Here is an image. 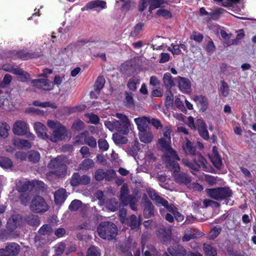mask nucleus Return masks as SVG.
Segmentation results:
<instances>
[{
  "label": "nucleus",
  "instance_id": "bb28decb",
  "mask_svg": "<svg viewBox=\"0 0 256 256\" xmlns=\"http://www.w3.org/2000/svg\"><path fill=\"white\" fill-rule=\"evenodd\" d=\"M148 117L142 116L134 118V122L138 126L139 132L146 130Z\"/></svg>",
  "mask_w": 256,
  "mask_h": 256
},
{
  "label": "nucleus",
  "instance_id": "de8ad7c7",
  "mask_svg": "<svg viewBox=\"0 0 256 256\" xmlns=\"http://www.w3.org/2000/svg\"><path fill=\"white\" fill-rule=\"evenodd\" d=\"M112 139L116 144H125L128 141L126 137L122 136L117 133L113 134Z\"/></svg>",
  "mask_w": 256,
  "mask_h": 256
},
{
  "label": "nucleus",
  "instance_id": "6e6d98bb",
  "mask_svg": "<svg viewBox=\"0 0 256 256\" xmlns=\"http://www.w3.org/2000/svg\"><path fill=\"white\" fill-rule=\"evenodd\" d=\"M86 256H100L99 250L94 246H91L86 252Z\"/></svg>",
  "mask_w": 256,
  "mask_h": 256
},
{
  "label": "nucleus",
  "instance_id": "ddd939ff",
  "mask_svg": "<svg viewBox=\"0 0 256 256\" xmlns=\"http://www.w3.org/2000/svg\"><path fill=\"white\" fill-rule=\"evenodd\" d=\"M140 206L143 210L144 216L146 218L154 216L156 210L151 201L146 200L143 203H141Z\"/></svg>",
  "mask_w": 256,
  "mask_h": 256
},
{
  "label": "nucleus",
  "instance_id": "9d476101",
  "mask_svg": "<svg viewBox=\"0 0 256 256\" xmlns=\"http://www.w3.org/2000/svg\"><path fill=\"white\" fill-rule=\"evenodd\" d=\"M90 182V178L87 175L80 176L78 172L74 173L70 179V184L72 186H76L78 185H86Z\"/></svg>",
  "mask_w": 256,
  "mask_h": 256
},
{
  "label": "nucleus",
  "instance_id": "473e14b6",
  "mask_svg": "<svg viewBox=\"0 0 256 256\" xmlns=\"http://www.w3.org/2000/svg\"><path fill=\"white\" fill-rule=\"evenodd\" d=\"M38 234L40 235L50 236L54 232V229L51 224H44L38 230Z\"/></svg>",
  "mask_w": 256,
  "mask_h": 256
},
{
  "label": "nucleus",
  "instance_id": "f3484780",
  "mask_svg": "<svg viewBox=\"0 0 256 256\" xmlns=\"http://www.w3.org/2000/svg\"><path fill=\"white\" fill-rule=\"evenodd\" d=\"M67 196V192L64 188H61L56 190L54 194L56 204H62L66 200Z\"/></svg>",
  "mask_w": 256,
  "mask_h": 256
},
{
  "label": "nucleus",
  "instance_id": "052dcab7",
  "mask_svg": "<svg viewBox=\"0 0 256 256\" xmlns=\"http://www.w3.org/2000/svg\"><path fill=\"white\" fill-rule=\"evenodd\" d=\"M100 149L102 151H106L108 149L109 145L107 141L103 138H100L98 142Z\"/></svg>",
  "mask_w": 256,
  "mask_h": 256
},
{
  "label": "nucleus",
  "instance_id": "39448f33",
  "mask_svg": "<svg viewBox=\"0 0 256 256\" xmlns=\"http://www.w3.org/2000/svg\"><path fill=\"white\" fill-rule=\"evenodd\" d=\"M47 125L53 130L52 136H50L49 140L58 142L64 139L67 136V129L57 120H48Z\"/></svg>",
  "mask_w": 256,
  "mask_h": 256
},
{
  "label": "nucleus",
  "instance_id": "9b49d317",
  "mask_svg": "<svg viewBox=\"0 0 256 256\" xmlns=\"http://www.w3.org/2000/svg\"><path fill=\"white\" fill-rule=\"evenodd\" d=\"M28 130L26 123L20 120L16 121L12 128V132L18 136L26 135Z\"/></svg>",
  "mask_w": 256,
  "mask_h": 256
},
{
  "label": "nucleus",
  "instance_id": "6e6552de",
  "mask_svg": "<svg viewBox=\"0 0 256 256\" xmlns=\"http://www.w3.org/2000/svg\"><path fill=\"white\" fill-rule=\"evenodd\" d=\"M24 221L19 214H12L8 220L6 228L10 232H14L18 228L22 226Z\"/></svg>",
  "mask_w": 256,
  "mask_h": 256
},
{
  "label": "nucleus",
  "instance_id": "37998d69",
  "mask_svg": "<svg viewBox=\"0 0 256 256\" xmlns=\"http://www.w3.org/2000/svg\"><path fill=\"white\" fill-rule=\"evenodd\" d=\"M94 161L90 158L84 159L80 164V168L82 170H88L94 166Z\"/></svg>",
  "mask_w": 256,
  "mask_h": 256
},
{
  "label": "nucleus",
  "instance_id": "864d4df0",
  "mask_svg": "<svg viewBox=\"0 0 256 256\" xmlns=\"http://www.w3.org/2000/svg\"><path fill=\"white\" fill-rule=\"evenodd\" d=\"M204 207L206 208L208 206H214L216 208H220V204L216 201L212 200L205 199L203 201Z\"/></svg>",
  "mask_w": 256,
  "mask_h": 256
},
{
  "label": "nucleus",
  "instance_id": "bf43d9fd",
  "mask_svg": "<svg viewBox=\"0 0 256 256\" xmlns=\"http://www.w3.org/2000/svg\"><path fill=\"white\" fill-rule=\"evenodd\" d=\"M146 1L150 6V9L158 8L163 4L162 0H146Z\"/></svg>",
  "mask_w": 256,
  "mask_h": 256
},
{
  "label": "nucleus",
  "instance_id": "f8f14e48",
  "mask_svg": "<svg viewBox=\"0 0 256 256\" xmlns=\"http://www.w3.org/2000/svg\"><path fill=\"white\" fill-rule=\"evenodd\" d=\"M32 86L44 90H50L52 89V82L47 79L38 78L31 81Z\"/></svg>",
  "mask_w": 256,
  "mask_h": 256
},
{
  "label": "nucleus",
  "instance_id": "e2e57ef3",
  "mask_svg": "<svg viewBox=\"0 0 256 256\" xmlns=\"http://www.w3.org/2000/svg\"><path fill=\"white\" fill-rule=\"evenodd\" d=\"M18 56L21 58H34L40 56V54H36L25 53L24 52H20L18 53Z\"/></svg>",
  "mask_w": 256,
  "mask_h": 256
},
{
  "label": "nucleus",
  "instance_id": "ea45409f",
  "mask_svg": "<svg viewBox=\"0 0 256 256\" xmlns=\"http://www.w3.org/2000/svg\"><path fill=\"white\" fill-rule=\"evenodd\" d=\"M28 158L30 162L36 163L40 160V154L37 151L31 150L28 152Z\"/></svg>",
  "mask_w": 256,
  "mask_h": 256
},
{
  "label": "nucleus",
  "instance_id": "c756f323",
  "mask_svg": "<svg viewBox=\"0 0 256 256\" xmlns=\"http://www.w3.org/2000/svg\"><path fill=\"white\" fill-rule=\"evenodd\" d=\"M24 220L31 226H37L40 224L39 218L36 214H30L27 215Z\"/></svg>",
  "mask_w": 256,
  "mask_h": 256
},
{
  "label": "nucleus",
  "instance_id": "412c9836",
  "mask_svg": "<svg viewBox=\"0 0 256 256\" xmlns=\"http://www.w3.org/2000/svg\"><path fill=\"white\" fill-rule=\"evenodd\" d=\"M4 250V252L10 256H16L20 252V246L16 242L8 244Z\"/></svg>",
  "mask_w": 256,
  "mask_h": 256
},
{
  "label": "nucleus",
  "instance_id": "1a4fd4ad",
  "mask_svg": "<svg viewBox=\"0 0 256 256\" xmlns=\"http://www.w3.org/2000/svg\"><path fill=\"white\" fill-rule=\"evenodd\" d=\"M140 198V194L138 190H134L133 193L128 195V198L122 201L121 204L126 206L129 204L130 208L134 210H136L138 209L137 202Z\"/></svg>",
  "mask_w": 256,
  "mask_h": 256
},
{
  "label": "nucleus",
  "instance_id": "f03ea898",
  "mask_svg": "<svg viewBox=\"0 0 256 256\" xmlns=\"http://www.w3.org/2000/svg\"><path fill=\"white\" fill-rule=\"evenodd\" d=\"M98 236L102 239L110 240L118 234L117 226L111 222H102L97 227Z\"/></svg>",
  "mask_w": 256,
  "mask_h": 256
},
{
  "label": "nucleus",
  "instance_id": "e433bc0d",
  "mask_svg": "<svg viewBox=\"0 0 256 256\" xmlns=\"http://www.w3.org/2000/svg\"><path fill=\"white\" fill-rule=\"evenodd\" d=\"M140 80L138 78L133 76L129 79L127 84V86L132 91H136L137 88L136 84H140Z\"/></svg>",
  "mask_w": 256,
  "mask_h": 256
},
{
  "label": "nucleus",
  "instance_id": "5701e85b",
  "mask_svg": "<svg viewBox=\"0 0 256 256\" xmlns=\"http://www.w3.org/2000/svg\"><path fill=\"white\" fill-rule=\"evenodd\" d=\"M106 6V2L103 0H96L88 2L85 7L82 8V10H92L96 8H100L102 9L104 8Z\"/></svg>",
  "mask_w": 256,
  "mask_h": 256
},
{
  "label": "nucleus",
  "instance_id": "49530a36",
  "mask_svg": "<svg viewBox=\"0 0 256 256\" xmlns=\"http://www.w3.org/2000/svg\"><path fill=\"white\" fill-rule=\"evenodd\" d=\"M12 166V160L8 158L0 156V166L4 168H10Z\"/></svg>",
  "mask_w": 256,
  "mask_h": 256
},
{
  "label": "nucleus",
  "instance_id": "4be33fe9",
  "mask_svg": "<svg viewBox=\"0 0 256 256\" xmlns=\"http://www.w3.org/2000/svg\"><path fill=\"white\" fill-rule=\"evenodd\" d=\"M154 202L158 206H163L168 212H174V206L172 204H169L166 200L160 196Z\"/></svg>",
  "mask_w": 256,
  "mask_h": 256
},
{
  "label": "nucleus",
  "instance_id": "2f4dec72",
  "mask_svg": "<svg viewBox=\"0 0 256 256\" xmlns=\"http://www.w3.org/2000/svg\"><path fill=\"white\" fill-rule=\"evenodd\" d=\"M182 163L187 167L189 168L191 170V172L194 174L193 172H197L199 171L200 168V164L195 162H191L186 159L182 160Z\"/></svg>",
  "mask_w": 256,
  "mask_h": 256
},
{
  "label": "nucleus",
  "instance_id": "4d7b16f0",
  "mask_svg": "<svg viewBox=\"0 0 256 256\" xmlns=\"http://www.w3.org/2000/svg\"><path fill=\"white\" fill-rule=\"evenodd\" d=\"M212 162L215 167L218 168H220L222 162L220 154L212 156Z\"/></svg>",
  "mask_w": 256,
  "mask_h": 256
},
{
  "label": "nucleus",
  "instance_id": "2eb2a0df",
  "mask_svg": "<svg viewBox=\"0 0 256 256\" xmlns=\"http://www.w3.org/2000/svg\"><path fill=\"white\" fill-rule=\"evenodd\" d=\"M178 172H174V176L175 181L180 184L188 186L191 182V178L187 174L184 172L178 173Z\"/></svg>",
  "mask_w": 256,
  "mask_h": 256
},
{
  "label": "nucleus",
  "instance_id": "8fccbe9b",
  "mask_svg": "<svg viewBox=\"0 0 256 256\" xmlns=\"http://www.w3.org/2000/svg\"><path fill=\"white\" fill-rule=\"evenodd\" d=\"M194 155H195V157L193 159V162L197 163L199 162L202 166L206 168L207 161L204 157L200 153H196Z\"/></svg>",
  "mask_w": 256,
  "mask_h": 256
},
{
  "label": "nucleus",
  "instance_id": "0eeeda50",
  "mask_svg": "<svg viewBox=\"0 0 256 256\" xmlns=\"http://www.w3.org/2000/svg\"><path fill=\"white\" fill-rule=\"evenodd\" d=\"M30 208L32 212L40 213L48 210V206L42 196H37L32 200Z\"/></svg>",
  "mask_w": 256,
  "mask_h": 256
},
{
  "label": "nucleus",
  "instance_id": "c9c22d12",
  "mask_svg": "<svg viewBox=\"0 0 256 256\" xmlns=\"http://www.w3.org/2000/svg\"><path fill=\"white\" fill-rule=\"evenodd\" d=\"M163 82L167 90H170L174 86V82L170 73H166L163 78Z\"/></svg>",
  "mask_w": 256,
  "mask_h": 256
},
{
  "label": "nucleus",
  "instance_id": "dca6fc26",
  "mask_svg": "<svg viewBox=\"0 0 256 256\" xmlns=\"http://www.w3.org/2000/svg\"><path fill=\"white\" fill-rule=\"evenodd\" d=\"M192 99L200 107V110L202 112H204L207 110L208 106V101L206 96L202 95L194 96Z\"/></svg>",
  "mask_w": 256,
  "mask_h": 256
},
{
  "label": "nucleus",
  "instance_id": "b1692460",
  "mask_svg": "<svg viewBox=\"0 0 256 256\" xmlns=\"http://www.w3.org/2000/svg\"><path fill=\"white\" fill-rule=\"evenodd\" d=\"M157 235L164 242L168 241L170 239L171 230L166 229L164 227L159 228L157 232Z\"/></svg>",
  "mask_w": 256,
  "mask_h": 256
},
{
  "label": "nucleus",
  "instance_id": "774afa93",
  "mask_svg": "<svg viewBox=\"0 0 256 256\" xmlns=\"http://www.w3.org/2000/svg\"><path fill=\"white\" fill-rule=\"evenodd\" d=\"M144 24L142 22H139L136 24L134 28V30L131 32V36H136L138 33L142 30Z\"/></svg>",
  "mask_w": 256,
  "mask_h": 256
},
{
  "label": "nucleus",
  "instance_id": "393cba45",
  "mask_svg": "<svg viewBox=\"0 0 256 256\" xmlns=\"http://www.w3.org/2000/svg\"><path fill=\"white\" fill-rule=\"evenodd\" d=\"M140 140L144 143L151 142L154 138L152 134L149 130H144L139 132L138 134Z\"/></svg>",
  "mask_w": 256,
  "mask_h": 256
},
{
  "label": "nucleus",
  "instance_id": "3c124183",
  "mask_svg": "<svg viewBox=\"0 0 256 256\" xmlns=\"http://www.w3.org/2000/svg\"><path fill=\"white\" fill-rule=\"evenodd\" d=\"M184 149L187 154L192 155H194L196 154V148L192 146V143L189 140H186V144L185 146L184 147Z\"/></svg>",
  "mask_w": 256,
  "mask_h": 256
},
{
  "label": "nucleus",
  "instance_id": "7ed1b4c3",
  "mask_svg": "<svg viewBox=\"0 0 256 256\" xmlns=\"http://www.w3.org/2000/svg\"><path fill=\"white\" fill-rule=\"evenodd\" d=\"M206 192L208 197L216 200H224L226 204L233 194L228 187L206 188Z\"/></svg>",
  "mask_w": 256,
  "mask_h": 256
},
{
  "label": "nucleus",
  "instance_id": "a211bd4d",
  "mask_svg": "<svg viewBox=\"0 0 256 256\" xmlns=\"http://www.w3.org/2000/svg\"><path fill=\"white\" fill-rule=\"evenodd\" d=\"M34 186V182L20 180L17 184V189L20 192L31 191Z\"/></svg>",
  "mask_w": 256,
  "mask_h": 256
},
{
  "label": "nucleus",
  "instance_id": "5fc2aeb1",
  "mask_svg": "<svg viewBox=\"0 0 256 256\" xmlns=\"http://www.w3.org/2000/svg\"><path fill=\"white\" fill-rule=\"evenodd\" d=\"M166 99L165 104L166 106H171L174 101V96L170 90H168L166 92Z\"/></svg>",
  "mask_w": 256,
  "mask_h": 256
},
{
  "label": "nucleus",
  "instance_id": "4468645a",
  "mask_svg": "<svg viewBox=\"0 0 256 256\" xmlns=\"http://www.w3.org/2000/svg\"><path fill=\"white\" fill-rule=\"evenodd\" d=\"M168 252L172 256H186V250L183 246L174 244L168 248Z\"/></svg>",
  "mask_w": 256,
  "mask_h": 256
},
{
  "label": "nucleus",
  "instance_id": "a19ab883",
  "mask_svg": "<svg viewBox=\"0 0 256 256\" xmlns=\"http://www.w3.org/2000/svg\"><path fill=\"white\" fill-rule=\"evenodd\" d=\"M105 84V79L104 76H100L98 78L94 85V89L96 92H99L103 88Z\"/></svg>",
  "mask_w": 256,
  "mask_h": 256
},
{
  "label": "nucleus",
  "instance_id": "aec40b11",
  "mask_svg": "<svg viewBox=\"0 0 256 256\" xmlns=\"http://www.w3.org/2000/svg\"><path fill=\"white\" fill-rule=\"evenodd\" d=\"M34 128L38 136L43 139L49 140V136L46 132V128L42 123L36 122L34 124Z\"/></svg>",
  "mask_w": 256,
  "mask_h": 256
},
{
  "label": "nucleus",
  "instance_id": "680f3d73",
  "mask_svg": "<svg viewBox=\"0 0 256 256\" xmlns=\"http://www.w3.org/2000/svg\"><path fill=\"white\" fill-rule=\"evenodd\" d=\"M221 86L220 87V91L224 96H226L229 94V88L228 84L224 81H221Z\"/></svg>",
  "mask_w": 256,
  "mask_h": 256
},
{
  "label": "nucleus",
  "instance_id": "603ef678",
  "mask_svg": "<svg viewBox=\"0 0 256 256\" xmlns=\"http://www.w3.org/2000/svg\"><path fill=\"white\" fill-rule=\"evenodd\" d=\"M84 124L80 120H76L72 125V129L74 130L80 131L84 128Z\"/></svg>",
  "mask_w": 256,
  "mask_h": 256
},
{
  "label": "nucleus",
  "instance_id": "cd10ccee",
  "mask_svg": "<svg viewBox=\"0 0 256 256\" xmlns=\"http://www.w3.org/2000/svg\"><path fill=\"white\" fill-rule=\"evenodd\" d=\"M178 86L180 89L182 91L187 92L190 88V80L181 76H178Z\"/></svg>",
  "mask_w": 256,
  "mask_h": 256
},
{
  "label": "nucleus",
  "instance_id": "c03bdc74",
  "mask_svg": "<svg viewBox=\"0 0 256 256\" xmlns=\"http://www.w3.org/2000/svg\"><path fill=\"white\" fill-rule=\"evenodd\" d=\"M83 203L78 200H73L68 206V209L71 212H76L82 206Z\"/></svg>",
  "mask_w": 256,
  "mask_h": 256
},
{
  "label": "nucleus",
  "instance_id": "f257e3e1",
  "mask_svg": "<svg viewBox=\"0 0 256 256\" xmlns=\"http://www.w3.org/2000/svg\"><path fill=\"white\" fill-rule=\"evenodd\" d=\"M67 158L63 156H59L50 162L48 167L52 170L48 175L54 174L58 178L64 177L67 173Z\"/></svg>",
  "mask_w": 256,
  "mask_h": 256
},
{
  "label": "nucleus",
  "instance_id": "20e7f679",
  "mask_svg": "<svg viewBox=\"0 0 256 256\" xmlns=\"http://www.w3.org/2000/svg\"><path fill=\"white\" fill-rule=\"evenodd\" d=\"M162 152V158L166 168L174 172H179L180 167L177 161L180 160V158L176 151L172 148Z\"/></svg>",
  "mask_w": 256,
  "mask_h": 256
},
{
  "label": "nucleus",
  "instance_id": "4c0bfd02",
  "mask_svg": "<svg viewBox=\"0 0 256 256\" xmlns=\"http://www.w3.org/2000/svg\"><path fill=\"white\" fill-rule=\"evenodd\" d=\"M10 130V126L7 123L0 122V136L4 138H7Z\"/></svg>",
  "mask_w": 256,
  "mask_h": 256
},
{
  "label": "nucleus",
  "instance_id": "7c9ffc66",
  "mask_svg": "<svg viewBox=\"0 0 256 256\" xmlns=\"http://www.w3.org/2000/svg\"><path fill=\"white\" fill-rule=\"evenodd\" d=\"M170 144L171 140L168 141V140H165L164 138H160L158 140V147L162 152H163L172 148Z\"/></svg>",
  "mask_w": 256,
  "mask_h": 256
},
{
  "label": "nucleus",
  "instance_id": "338daca9",
  "mask_svg": "<svg viewBox=\"0 0 256 256\" xmlns=\"http://www.w3.org/2000/svg\"><path fill=\"white\" fill-rule=\"evenodd\" d=\"M104 171L102 169H98L95 172L94 177L96 180H102L104 179Z\"/></svg>",
  "mask_w": 256,
  "mask_h": 256
},
{
  "label": "nucleus",
  "instance_id": "09e8293b",
  "mask_svg": "<svg viewBox=\"0 0 256 256\" xmlns=\"http://www.w3.org/2000/svg\"><path fill=\"white\" fill-rule=\"evenodd\" d=\"M156 14L159 16L163 17L166 19L170 18L172 15V12L166 9L160 8L156 11Z\"/></svg>",
  "mask_w": 256,
  "mask_h": 256
},
{
  "label": "nucleus",
  "instance_id": "a18cd8bd",
  "mask_svg": "<svg viewBox=\"0 0 256 256\" xmlns=\"http://www.w3.org/2000/svg\"><path fill=\"white\" fill-rule=\"evenodd\" d=\"M88 130H85L84 132L76 136L75 137V140L74 142V144H85V136L86 134H87Z\"/></svg>",
  "mask_w": 256,
  "mask_h": 256
},
{
  "label": "nucleus",
  "instance_id": "6ab92c4d",
  "mask_svg": "<svg viewBox=\"0 0 256 256\" xmlns=\"http://www.w3.org/2000/svg\"><path fill=\"white\" fill-rule=\"evenodd\" d=\"M11 72L13 74L16 75L20 81L22 82H27L31 79L29 74L20 68H16V69L11 70Z\"/></svg>",
  "mask_w": 256,
  "mask_h": 256
},
{
  "label": "nucleus",
  "instance_id": "423d86ee",
  "mask_svg": "<svg viewBox=\"0 0 256 256\" xmlns=\"http://www.w3.org/2000/svg\"><path fill=\"white\" fill-rule=\"evenodd\" d=\"M116 116L119 120H115V126L116 130L124 134H126L129 132L130 122L128 117L122 114L116 113Z\"/></svg>",
  "mask_w": 256,
  "mask_h": 256
},
{
  "label": "nucleus",
  "instance_id": "72a5a7b5",
  "mask_svg": "<svg viewBox=\"0 0 256 256\" xmlns=\"http://www.w3.org/2000/svg\"><path fill=\"white\" fill-rule=\"evenodd\" d=\"M203 250L206 256H216L217 255L216 248L210 244H204L203 246Z\"/></svg>",
  "mask_w": 256,
  "mask_h": 256
},
{
  "label": "nucleus",
  "instance_id": "69168bd1",
  "mask_svg": "<svg viewBox=\"0 0 256 256\" xmlns=\"http://www.w3.org/2000/svg\"><path fill=\"white\" fill-rule=\"evenodd\" d=\"M224 11V9L218 8L214 12H208V14L210 16V18L217 20L220 14Z\"/></svg>",
  "mask_w": 256,
  "mask_h": 256
},
{
  "label": "nucleus",
  "instance_id": "13d9d810",
  "mask_svg": "<svg viewBox=\"0 0 256 256\" xmlns=\"http://www.w3.org/2000/svg\"><path fill=\"white\" fill-rule=\"evenodd\" d=\"M12 76L9 74H6L4 78L2 81L0 82V84H2V88H5L7 87L12 82Z\"/></svg>",
  "mask_w": 256,
  "mask_h": 256
},
{
  "label": "nucleus",
  "instance_id": "0e129e2a",
  "mask_svg": "<svg viewBox=\"0 0 256 256\" xmlns=\"http://www.w3.org/2000/svg\"><path fill=\"white\" fill-rule=\"evenodd\" d=\"M148 122L151 124L156 129L162 128L160 122L158 119L148 117Z\"/></svg>",
  "mask_w": 256,
  "mask_h": 256
},
{
  "label": "nucleus",
  "instance_id": "58836bf2",
  "mask_svg": "<svg viewBox=\"0 0 256 256\" xmlns=\"http://www.w3.org/2000/svg\"><path fill=\"white\" fill-rule=\"evenodd\" d=\"M85 144L88 145L89 146L92 148H96V140L93 136H90L88 131L87 134H86Z\"/></svg>",
  "mask_w": 256,
  "mask_h": 256
},
{
  "label": "nucleus",
  "instance_id": "f704fd0d",
  "mask_svg": "<svg viewBox=\"0 0 256 256\" xmlns=\"http://www.w3.org/2000/svg\"><path fill=\"white\" fill-rule=\"evenodd\" d=\"M220 35L224 39V46H228L234 44L233 40H230L232 36L231 34H228L224 30H220Z\"/></svg>",
  "mask_w": 256,
  "mask_h": 256
},
{
  "label": "nucleus",
  "instance_id": "a878e982",
  "mask_svg": "<svg viewBox=\"0 0 256 256\" xmlns=\"http://www.w3.org/2000/svg\"><path fill=\"white\" fill-rule=\"evenodd\" d=\"M125 222L132 230L138 228L140 226V222L138 220L137 217L134 214H132L130 218H126Z\"/></svg>",
  "mask_w": 256,
  "mask_h": 256
},
{
  "label": "nucleus",
  "instance_id": "c85d7f7f",
  "mask_svg": "<svg viewBox=\"0 0 256 256\" xmlns=\"http://www.w3.org/2000/svg\"><path fill=\"white\" fill-rule=\"evenodd\" d=\"M106 208L110 212H116L120 207V204L114 198L108 200L106 202Z\"/></svg>",
  "mask_w": 256,
  "mask_h": 256
},
{
  "label": "nucleus",
  "instance_id": "79ce46f5",
  "mask_svg": "<svg viewBox=\"0 0 256 256\" xmlns=\"http://www.w3.org/2000/svg\"><path fill=\"white\" fill-rule=\"evenodd\" d=\"M128 193L129 190L128 185L126 184H124L120 188V200L121 202L128 198L129 195Z\"/></svg>",
  "mask_w": 256,
  "mask_h": 256
}]
</instances>
